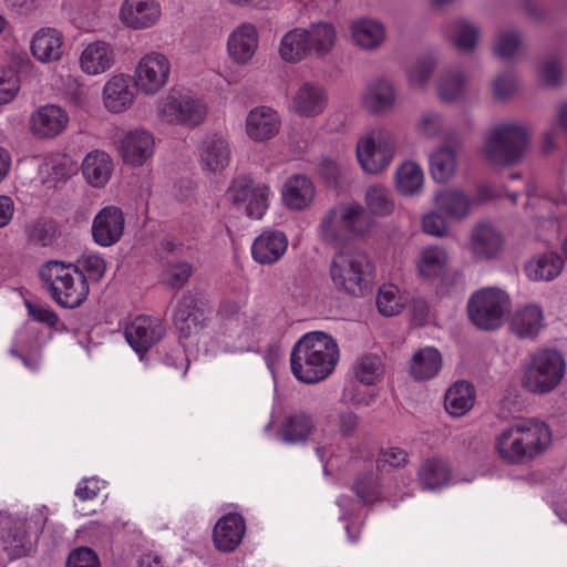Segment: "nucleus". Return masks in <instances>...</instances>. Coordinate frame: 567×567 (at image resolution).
I'll return each mask as SVG.
<instances>
[{"instance_id": "nucleus-28", "label": "nucleus", "mask_w": 567, "mask_h": 567, "mask_svg": "<svg viewBox=\"0 0 567 567\" xmlns=\"http://www.w3.org/2000/svg\"><path fill=\"white\" fill-rule=\"evenodd\" d=\"M544 327L543 309L527 305L517 309L511 320L512 331L520 339H535Z\"/></svg>"}, {"instance_id": "nucleus-47", "label": "nucleus", "mask_w": 567, "mask_h": 567, "mask_svg": "<svg viewBox=\"0 0 567 567\" xmlns=\"http://www.w3.org/2000/svg\"><path fill=\"white\" fill-rule=\"evenodd\" d=\"M316 172L327 188L341 190L347 185V167L329 157H323L319 161Z\"/></svg>"}, {"instance_id": "nucleus-48", "label": "nucleus", "mask_w": 567, "mask_h": 567, "mask_svg": "<svg viewBox=\"0 0 567 567\" xmlns=\"http://www.w3.org/2000/svg\"><path fill=\"white\" fill-rule=\"evenodd\" d=\"M423 185V172L412 162L402 164L395 174V186L400 194L411 196L416 194Z\"/></svg>"}, {"instance_id": "nucleus-25", "label": "nucleus", "mask_w": 567, "mask_h": 567, "mask_svg": "<svg viewBox=\"0 0 567 567\" xmlns=\"http://www.w3.org/2000/svg\"><path fill=\"white\" fill-rule=\"evenodd\" d=\"M199 156L205 166L216 173L230 162L231 150L228 141L218 134L207 135L200 145Z\"/></svg>"}, {"instance_id": "nucleus-24", "label": "nucleus", "mask_w": 567, "mask_h": 567, "mask_svg": "<svg viewBox=\"0 0 567 567\" xmlns=\"http://www.w3.org/2000/svg\"><path fill=\"white\" fill-rule=\"evenodd\" d=\"M114 62V50L110 43L104 41H95L87 44L80 56L82 71L90 75H96L110 70Z\"/></svg>"}, {"instance_id": "nucleus-61", "label": "nucleus", "mask_w": 567, "mask_h": 567, "mask_svg": "<svg viewBox=\"0 0 567 567\" xmlns=\"http://www.w3.org/2000/svg\"><path fill=\"white\" fill-rule=\"evenodd\" d=\"M24 305L28 309V315L34 321L44 323L50 328L56 327V324L59 322V318H58V315L52 309H50L49 307L39 305V303H33L29 300H25Z\"/></svg>"}, {"instance_id": "nucleus-64", "label": "nucleus", "mask_w": 567, "mask_h": 567, "mask_svg": "<svg viewBox=\"0 0 567 567\" xmlns=\"http://www.w3.org/2000/svg\"><path fill=\"white\" fill-rule=\"evenodd\" d=\"M416 130L425 137L435 136L441 130L440 115L435 112L423 113L416 123Z\"/></svg>"}, {"instance_id": "nucleus-10", "label": "nucleus", "mask_w": 567, "mask_h": 567, "mask_svg": "<svg viewBox=\"0 0 567 567\" xmlns=\"http://www.w3.org/2000/svg\"><path fill=\"white\" fill-rule=\"evenodd\" d=\"M169 70L168 59L164 54L155 52L147 54L136 69L135 86L146 94H154L166 83Z\"/></svg>"}, {"instance_id": "nucleus-17", "label": "nucleus", "mask_w": 567, "mask_h": 567, "mask_svg": "<svg viewBox=\"0 0 567 567\" xmlns=\"http://www.w3.org/2000/svg\"><path fill=\"white\" fill-rule=\"evenodd\" d=\"M357 157L361 167L369 174H378L390 164L393 157V147L386 143L382 144L378 138H364L358 143Z\"/></svg>"}, {"instance_id": "nucleus-44", "label": "nucleus", "mask_w": 567, "mask_h": 567, "mask_svg": "<svg viewBox=\"0 0 567 567\" xmlns=\"http://www.w3.org/2000/svg\"><path fill=\"white\" fill-rule=\"evenodd\" d=\"M451 480L447 465L440 460L425 461L419 471V481L423 489L434 491L446 485Z\"/></svg>"}, {"instance_id": "nucleus-46", "label": "nucleus", "mask_w": 567, "mask_h": 567, "mask_svg": "<svg viewBox=\"0 0 567 567\" xmlns=\"http://www.w3.org/2000/svg\"><path fill=\"white\" fill-rule=\"evenodd\" d=\"M1 539L10 560L28 555L27 533L22 523H8L2 530Z\"/></svg>"}, {"instance_id": "nucleus-12", "label": "nucleus", "mask_w": 567, "mask_h": 567, "mask_svg": "<svg viewBox=\"0 0 567 567\" xmlns=\"http://www.w3.org/2000/svg\"><path fill=\"white\" fill-rule=\"evenodd\" d=\"M125 218L121 208L106 206L102 208L93 219L92 236L94 241L102 247H111L116 244L124 231Z\"/></svg>"}, {"instance_id": "nucleus-8", "label": "nucleus", "mask_w": 567, "mask_h": 567, "mask_svg": "<svg viewBox=\"0 0 567 567\" xmlns=\"http://www.w3.org/2000/svg\"><path fill=\"white\" fill-rule=\"evenodd\" d=\"M268 186H255L249 176L233 181L227 190L228 200L237 206L245 205L247 216L260 219L267 209Z\"/></svg>"}, {"instance_id": "nucleus-1", "label": "nucleus", "mask_w": 567, "mask_h": 567, "mask_svg": "<svg viewBox=\"0 0 567 567\" xmlns=\"http://www.w3.org/2000/svg\"><path fill=\"white\" fill-rule=\"evenodd\" d=\"M338 360L337 341L322 331H311L302 336L290 353L292 374L307 384L327 379L333 372Z\"/></svg>"}, {"instance_id": "nucleus-33", "label": "nucleus", "mask_w": 567, "mask_h": 567, "mask_svg": "<svg viewBox=\"0 0 567 567\" xmlns=\"http://www.w3.org/2000/svg\"><path fill=\"white\" fill-rule=\"evenodd\" d=\"M442 368V355L434 347L417 350L410 361V375L415 381H426L434 378Z\"/></svg>"}, {"instance_id": "nucleus-41", "label": "nucleus", "mask_w": 567, "mask_h": 567, "mask_svg": "<svg viewBox=\"0 0 567 567\" xmlns=\"http://www.w3.org/2000/svg\"><path fill=\"white\" fill-rule=\"evenodd\" d=\"M472 245L475 254L492 258L502 247V237L491 225L478 224L472 234Z\"/></svg>"}, {"instance_id": "nucleus-13", "label": "nucleus", "mask_w": 567, "mask_h": 567, "mask_svg": "<svg viewBox=\"0 0 567 567\" xmlns=\"http://www.w3.org/2000/svg\"><path fill=\"white\" fill-rule=\"evenodd\" d=\"M165 327L158 319L137 318L125 329V338L142 359L165 336Z\"/></svg>"}, {"instance_id": "nucleus-43", "label": "nucleus", "mask_w": 567, "mask_h": 567, "mask_svg": "<svg viewBox=\"0 0 567 567\" xmlns=\"http://www.w3.org/2000/svg\"><path fill=\"white\" fill-rule=\"evenodd\" d=\"M364 203L372 217H385L393 213L395 204L392 192L381 184L369 186Z\"/></svg>"}, {"instance_id": "nucleus-27", "label": "nucleus", "mask_w": 567, "mask_h": 567, "mask_svg": "<svg viewBox=\"0 0 567 567\" xmlns=\"http://www.w3.org/2000/svg\"><path fill=\"white\" fill-rule=\"evenodd\" d=\"M395 91L391 82L384 79L371 81L363 93L362 103L371 114H383L392 109Z\"/></svg>"}, {"instance_id": "nucleus-54", "label": "nucleus", "mask_w": 567, "mask_h": 567, "mask_svg": "<svg viewBox=\"0 0 567 567\" xmlns=\"http://www.w3.org/2000/svg\"><path fill=\"white\" fill-rule=\"evenodd\" d=\"M398 289L390 286H382L377 296V307L381 315L385 317L395 316L401 312L402 305L396 296Z\"/></svg>"}, {"instance_id": "nucleus-23", "label": "nucleus", "mask_w": 567, "mask_h": 567, "mask_svg": "<svg viewBox=\"0 0 567 567\" xmlns=\"http://www.w3.org/2000/svg\"><path fill=\"white\" fill-rule=\"evenodd\" d=\"M280 127L278 114L268 106L251 110L246 120V130L255 141H266L274 137Z\"/></svg>"}, {"instance_id": "nucleus-57", "label": "nucleus", "mask_w": 567, "mask_h": 567, "mask_svg": "<svg viewBox=\"0 0 567 567\" xmlns=\"http://www.w3.org/2000/svg\"><path fill=\"white\" fill-rule=\"evenodd\" d=\"M19 76L13 69L0 70V105L11 102L19 91Z\"/></svg>"}, {"instance_id": "nucleus-56", "label": "nucleus", "mask_w": 567, "mask_h": 567, "mask_svg": "<svg viewBox=\"0 0 567 567\" xmlns=\"http://www.w3.org/2000/svg\"><path fill=\"white\" fill-rule=\"evenodd\" d=\"M65 567H101L97 554L87 546L73 548L65 560Z\"/></svg>"}, {"instance_id": "nucleus-49", "label": "nucleus", "mask_w": 567, "mask_h": 567, "mask_svg": "<svg viewBox=\"0 0 567 567\" xmlns=\"http://www.w3.org/2000/svg\"><path fill=\"white\" fill-rule=\"evenodd\" d=\"M446 252L437 247L427 248L422 252L417 264L419 272L427 279H435L446 269Z\"/></svg>"}, {"instance_id": "nucleus-53", "label": "nucleus", "mask_w": 567, "mask_h": 567, "mask_svg": "<svg viewBox=\"0 0 567 567\" xmlns=\"http://www.w3.org/2000/svg\"><path fill=\"white\" fill-rule=\"evenodd\" d=\"M465 85V78L461 73H446L441 76L437 93L442 101L452 102L456 100Z\"/></svg>"}, {"instance_id": "nucleus-55", "label": "nucleus", "mask_w": 567, "mask_h": 567, "mask_svg": "<svg viewBox=\"0 0 567 567\" xmlns=\"http://www.w3.org/2000/svg\"><path fill=\"white\" fill-rule=\"evenodd\" d=\"M477 37V28L468 22L458 21L456 23V37L453 39V44L460 51L471 52L476 45Z\"/></svg>"}, {"instance_id": "nucleus-31", "label": "nucleus", "mask_w": 567, "mask_h": 567, "mask_svg": "<svg viewBox=\"0 0 567 567\" xmlns=\"http://www.w3.org/2000/svg\"><path fill=\"white\" fill-rule=\"evenodd\" d=\"M436 209L450 219L463 220L470 214L473 199L460 188H449L435 196Z\"/></svg>"}, {"instance_id": "nucleus-2", "label": "nucleus", "mask_w": 567, "mask_h": 567, "mask_svg": "<svg viewBox=\"0 0 567 567\" xmlns=\"http://www.w3.org/2000/svg\"><path fill=\"white\" fill-rule=\"evenodd\" d=\"M374 271L372 260L360 250L337 254L329 269L334 289L355 298L372 291Z\"/></svg>"}, {"instance_id": "nucleus-38", "label": "nucleus", "mask_w": 567, "mask_h": 567, "mask_svg": "<svg viewBox=\"0 0 567 567\" xmlns=\"http://www.w3.org/2000/svg\"><path fill=\"white\" fill-rule=\"evenodd\" d=\"M82 173L92 186L103 187L112 174L111 157L102 151L87 154L82 163Z\"/></svg>"}, {"instance_id": "nucleus-3", "label": "nucleus", "mask_w": 567, "mask_h": 567, "mask_svg": "<svg viewBox=\"0 0 567 567\" xmlns=\"http://www.w3.org/2000/svg\"><path fill=\"white\" fill-rule=\"evenodd\" d=\"M39 277L51 298L63 308L73 309L86 300L85 276L72 264L50 260L40 268Z\"/></svg>"}, {"instance_id": "nucleus-18", "label": "nucleus", "mask_w": 567, "mask_h": 567, "mask_svg": "<svg viewBox=\"0 0 567 567\" xmlns=\"http://www.w3.org/2000/svg\"><path fill=\"white\" fill-rule=\"evenodd\" d=\"M159 16V6L154 0H125L120 11L121 20L133 29L150 28Z\"/></svg>"}, {"instance_id": "nucleus-16", "label": "nucleus", "mask_w": 567, "mask_h": 567, "mask_svg": "<svg viewBox=\"0 0 567 567\" xmlns=\"http://www.w3.org/2000/svg\"><path fill=\"white\" fill-rule=\"evenodd\" d=\"M69 116L60 106L50 104L40 107L30 118L32 133L40 138H52L63 132Z\"/></svg>"}, {"instance_id": "nucleus-40", "label": "nucleus", "mask_w": 567, "mask_h": 567, "mask_svg": "<svg viewBox=\"0 0 567 567\" xmlns=\"http://www.w3.org/2000/svg\"><path fill=\"white\" fill-rule=\"evenodd\" d=\"M279 52L285 61L291 63L299 62L310 54L305 29L296 28L287 32L281 39Z\"/></svg>"}, {"instance_id": "nucleus-21", "label": "nucleus", "mask_w": 567, "mask_h": 567, "mask_svg": "<svg viewBox=\"0 0 567 567\" xmlns=\"http://www.w3.org/2000/svg\"><path fill=\"white\" fill-rule=\"evenodd\" d=\"M258 45V32L254 24L244 23L229 35L227 48L230 58L245 64L254 56Z\"/></svg>"}, {"instance_id": "nucleus-19", "label": "nucleus", "mask_w": 567, "mask_h": 567, "mask_svg": "<svg viewBox=\"0 0 567 567\" xmlns=\"http://www.w3.org/2000/svg\"><path fill=\"white\" fill-rule=\"evenodd\" d=\"M288 247L286 235L279 230H266L252 243L251 256L260 265L278 261Z\"/></svg>"}, {"instance_id": "nucleus-5", "label": "nucleus", "mask_w": 567, "mask_h": 567, "mask_svg": "<svg viewBox=\"0 0 567 567\" xmlns=\"http://www.w3.org/2000/svg\"><path fill=\"white\" fill-rule=\"evenodd\" d=\"M565 369L564 355L558 350H537L524 367L522 386L533 394L549 393L560 384Z\"/></svg>"}, {"instance_id": "nucleus-45", "label": "nucleus", "mask_w": 567, "mask_h": 567, "mask_svg": "<svg viewBox=\"0 0 567 567\" xmlns=\"http://www.w3.org/2000/svg\"><path fill=\"white\" fill-rule=\"evenodd\" d=\"M430 171L435 182H449L456 171L455 152L450 146L439 148L430 156Z\"/></svg>"}, {"instance_id": "nucleus-14", "label": "nucleus", "mask_w": 567, "mask_h": 567, "mask_svg": "<svg viewBox=\"0 0 567 567\" xmlns=\"http://www.w3.org/2000/svg\"><path fill=\"white\" fill-rule=\"evenodd\" d=\"M526 450L527 462L540 456L551 443L550 427L537 419H528L515 423Z\"/></svg>"}, {"instance_id": "nucleus-35", "label": "nucleus", "mask_w": 567, "mask_h": 567, "mask_svg": "<svg viewBox=\"0 0 567 567\" xmlns=\"http://www.w3.org/2000/svg\"><path fill=\"white\" fill-rule=\"evenodd\" d=\"M315 427L311 415L297 411L287 415L281 423L278 436L288 444L305 442Z\"/></svg>"}, {"instance_id": "nucleus-32", "label": "nucleus", "mask_w": 567, "mask_h": 567, "mask_svg": "<svg viewBox=\"0 0 567 567\" xmlns=\"http://www.w3.org/2000/svg\"><path fill=\"white\" fill-rule=\"evenodd\" d=\"M24 235L31 246L50 247L61 236V227L55 219L41 216L24 226Z\"/></svg>"}, {"instance_id": "nucleus-51", "label": "nucleus", "mask_w": 567, "mask_h": 567, "mask_svg": "<svg viewBox=\"0 0 567 567\" xmlns=\"http://www.w3.org/2000/svg\"><path fill=\"white\" fill-rule=\"evenodd\" d=\"M436 66L434 56L426 54L415 60L408 71V79L411 86L415 89H424Z\"/></svg>"}, {"instance_id": "nucleus-59", "label": "nucleus", "mask_w": 567, "mask_h": 567, "mask_svg": "<svg viewBox=\"0 0 567 567\" xmlns=\"http://www.w3.org/2000/svg\"><path fill=\"white\" fill-rule=\"evenodd\" d=\"M192 272L193 267L188 262L181 261L168 264L166 269V282L171 287L179 289L185 286Z\"/></svg>"}, {"instance_id": "nucleus-22", "label": "nucleus", "mask_w": 567, "mask_h": 567, "mask_svg": "<svg viewBox=\"0 0 567 567\" xmlns=\"http://www.w3.org/2000/svg\"><path fill=\"white\" fill-rule=\"evenodd\" d=\"M327 102L328 96L323 86L312 82H305L293 96L292 106L299 115L310 117L322 113Z\"/></svg>"}, {"instance_id": "nucleus-58", "label": "nucleus", "mask_w": 567, "mask_h": 567, "mask_svg": "<svg viewBox=\"0 0 567 567\" xmlns=\"http://www.w3.org/2000/svg\"><path fill=\"white\" fill-rule=\"evenodd\" d=\"M520 43L522 39L517 32H503L497 38L494 52L502 59H511L515 55Z\"/></svg>"}, {"instance_id": "nucleus-62", "label": "nucleus", "mask_w": 567, "mask_h": 567, "mask_svg": "<svg viewBox=\"0 0 567 567\" xmlns=\"http://www.w3.org/2000/svg\"><path fill=\"white\" fill-rule=\"evenodd\" d=\"M422 228L424 233L429 235L436 237L445 236L447 233V225L444 214L439 210L426 214L422 219Z\"/></svg>"}, {"instance_id": "nucleus-52", "label": "nucleus", "mask_w": 567, "mask_h": 567, "mask_svg": "<svg viewBox=\"0 0 567 567\" xmlns=\"http://www.w3.org/2000/svg\"><path fill=\"white\" fill-rule=\"evenodd\" d=\"M357 379L367 385H371L383 373L380 357L375 354H364L360 357L354 365Z\"/></svg>"}, {"instance_id": "nucleus-11", "label": "nucleus", "mask_w": 567, "mask_h": 567, "mask_svg": "<svg viewBox=\"0 0 567 567\" xmlns=\"http://www.w3.org/2000/svg\"><path fill=\"white\" fill-rule=\"evenodd\" d=\"M162 116L168 122H177L187 126H197L206 114L205 106L199 100L179 94L171 95L161 107Z\"/></svg>"}, {"instance_id": "nucleus-39", "label": "nucleus", "mask_w": 567, "mask_h": 567, "mask_svg": "<svg viewBox=\"0 0 567 567\" xmlns=\"http://www.w3.org/2000/svg\"><path fill=\"white\" fill-rule=\"evenodd\" d=\"M354 42L363 49H375L384 40V27L372 19H361L351 27Z\"/></svg>"}, {"instance_id": "nucleus-63", "label": "nucleus", "mask_w": 567, "mask_h": 567, "mask_svg": "<svg viewBox=\"0 0 567 567\" xmlns=\"http://www.w3.org/2000/svg\"><path fill=\"white\" fill-rule=\"evenodd\" d=\"M337 426L342 437H351L359 426V416L350 409L342 410L338 414Z\"/></svg>"}, {"instance_id": "nucleus-15", "label": "nucleus", "mask_w": 567, "mask_h": 567, "mask_svg": "<svg viewBox=\"0 0 567 567\" xmlns=\"http://www.w3.org/2000/svg\"><path fill=\"white\" fill-rule=\"evenodd\" d=\"M245 530V520L240 514L224 515L213 529L215 547L223 553L234 551L241 543Z\"/></svg>"}, {"instance_id": "nucleus-4", "label": "nucleus", "mask_w": 567, "mask_h": 567, "mask_svg": "<svg viewBox=\"0 0 567 567\" xmlns=\"http://www.w3.org/2000/svg\"><path fill=\"white\" fill-rule=\"evenodd\" d=\"M375 225L369 210L358 204H337L321 219L319 231L328 245H340L349 236H364Z\"/></svg>"}, {"instance_id": "nucleus-9", "label": "nucleus", "mask_w": 567, "mask_h": 567, "mask_svg": "<svg viewBox=\"0 0 567 567\" xmlns=\"http://www.w3.org/2000/svg\"><path fill=\"white\" fill-rule=\"evenodd\" d=\"M205 301L200 292L185 291L178 299L173 313V322L179 338L187 339L200 326Z\"/></svg>"}, {"instance_id": "nucleus-6", "label": "nucleus", "mask_w": 567, "mask_h": 567, "mask_svg": "<svg viewBox=\"0 0 567 567\" xmlns=\"http://www.w3.org/2000/svg\"><path fill=\"white\" fill-rule=\"evenodd\" d=\"M527 146L528 134L525 127L506 123L497 125L489 132L484 150L491 163L511 166L522 161Z\"/></svg>"}, {"instance_id": "nucleus-36", "label": "nucleus", "mask_w": 567, "mask_h": 567, "mask_svg": "<svg viewBox=\"0 0 567 567\" xmlns=\"http://www.w3.org/2000/svg\"><path fill=\"white\" fill-rule=\"evenodd\" d=\"M284 200L292 209H303L315 197V186L305 175L290 177L282 190Z\"/></svg>"}, {"instance_id": "nucleus-29", "label": "nucleus", "mask_w": 567, "mask_h": 567, "mask_svg": "<svg viewBox=\"0 0 567 567\" xmlns=\"http://www.w3.org/2000/svg\"><path fill=\"white\" fill-rule=\"evenodd\" d=\"M564 259L555 251H547L532 257L525 264L526 276L534 281H550L559 276Z\"/></svg>"}, {"instance_id": "nucleus-42", "label": "nucleus", "mask_w": 567, "mask_h": 567, "mask_svg": "<svg viewBox=\"0 0 567 567\" xmlns=\"http://www.w3.org/2000/svg\"><path fill=\"white\" fill-rule=\"evenodd\" d=\"M305 31L307 33L310 53L322 56L332 49L336 40V30L331 23H311Z\"/></svg>"}, {"instance_id": "nucleus-60", "label": "nucleus", "mask_w": 567, "mask_h": 567, "mask_svg": "<svg viewBox=\"0 0 567 567\" xmlns=\"http://www.w3.org/2000/svg\"><path fill=\"white\" fill-rule=\"evenodd\" d=\"M517 87V80L512 71L498 74L493 81V95L496 100H505L511 96Z\"/></svg>"}, {"instance_id": "nucleus-37", "label": "nucleus", "mask_w": 567, "mask_h": 567, "mask_svg": "<svg viewBox=\"0 0 567 567\" xmlns=\"http://www.w3.org/2000/svg\"><path fill=\"white\" fill-rule=\"evenodd\" d=\"M499 456L509 464H526L527 456L515 424L504 429L496 437Z\"/></svg>"}, {"instance_id": "nucleus-34", "label": "nucleus", "mask_w": 567, "mask_h": 567, "mask_svg": "<svg viewBox=\"0 0 567 567\" xmlns=\"http://www.w3.org/2000/svg\"><path fill=\"white\" fill-rule=\"evenodd\" d=\"M475 388L465 380L454 382L444 396L445 410L453 416L466 414L474 405Z\"/></svg>"}, {"instance_id": "nucleus-26", "label": "nucleus", "mask_w": 567, "mask_h": 567, "mask_svg": "<svg viewBox=\"0 0 567 567\" xmlns=\"http://www.w3.org/2000/svg\"><path fill=\"white\" fill-rule=\"evenodd\" d=\"M131 82V78L123 74L114 75L106 82L103 90V101L107 110L118 113L131 106L134 100L133 89L135 87Z\"/></svg>"}, {"instance_id": "nucleus-30", "label": "nucleus", "mask_w": 567, "mask_h": 567, "mask_svg": "<svg viewBox=\"0 0 567 567\" xmlns=\"http://www.w3.org/2000/svg\"><path fill=\"white\" fill-rule=\"evenodd\" d=\"M31 52L41 62L58 61L62 56V37L53 28H41L32 38Z\"/></svg>"}, {"instance_id": "nucleus-20", "label": "nucleus", "mask_w": 567, "mask_h": 567, "mask_svg": "<svg viewBox=\"0 0 567 567\" xmlns=\"http://www.w3.org/2000/svg\"><path fill=\"white\" fill-rule=\"evenodd\" d=\"M154 137L145 130H135L126 134L121 144V155L125 163L142 166L153 154Z\"/></svg>"}, {"instance_id": "nucleus-50", "label": "nucleus", "mask_w": 567, "mask_h": 567, "mask_svg": "<svg viewBox=\"0 0 567 567\" xmlns=\"http://www.w3.org/2000/svg\"><path fill=\"white\" fill-rule=\"evenodd\" d=\"M352 491L362 504H373L381 498L380 484L372 472L358 475L352 485Z\"/></svg>"}, {"instance_id": "nucleus-7", "label": "nucleus", "mask_w": 567, "mask_h": 567, "mask_svg": "<svg viewBox=\"0 0 567 567\" xmlns=\"http://www.w3.org/2000/svg\"><path fill=\"white\" fill-rule=\"evenodd\" d=\"M509 309L508 295L492 287L475 291L467 302V315L471 322L484 331L498 329L509 313Z\"/></svg>"}]
</instances>
